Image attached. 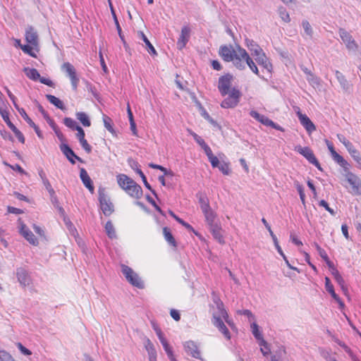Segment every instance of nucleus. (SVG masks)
I'll return each instance as SVG.
<instances>
[{"label":"nucleus","instance_id":"nucleus-45","mask_svg":"<svg viewBox=\"0 0 361 361\" xmlns=\"http://www.w3.org/2000/svg\"><path fill=\"white\" fill-rule=\"evenodd\" d=\"M257 340L259 341V345L264 347V348H267V351H265L264 350V348H261V349H260L263 355L267 356L271 352L269 343L263 338L262 336V338H259Z\"/></svg>","mask_w":361,"mask_h":361},{"label":"nucleus","instance_id":"nucleus-10","mask_svg":"<svg viewBox=\"0 0 361 361\" xmlns=\"http://www.w3.org/2000/svg\"><path fill=\"white\" fill-rule=\"evenodd\" d=\"M347 181L351 185L352 192L361 195V180L354 173L348 172L345 175Z\"/></svg>","mask_w":361,"mask_h":361},{"label":"nucleus","instance_id":"nucleus-20","mask_svg":"<svg viewBox=\"0 0 361 361\" xmlns=\"http://www.w3.org/2000/svg\"><path fill=\"white\" fill-rule=\"evenodd\" d=\"M336 78L344 92L349 93L352 89L353 85L347 80L345 76L339 71H335Z\"/></svg>","mask_w":361,"mask_h":361},{"label":"nucleus","instance_id":"nucleus-15","mask_svg":"<svg viewBox=\"0 0 361 361\" xmlns=\"http://www.w3.org/2000/svg\"><path fill=\"white\" fill-rule=\"evenodd\" d=\"M130 197L135 199H140L142 196V189L135 180L133 184L126 185L123 189Z\"/></svg>","mask_w":361,"mask_h":361},{"label":"nucleus","instance_id":"nucleus-25","mask_svg":"<svg viewBox=\"0 0 361 361\" xmlns=\"http://www.w3.org/2000/svg\"><path fill=\"white\" fill-rule=\"evenodd\" d=\"M196 197L198 199V202L200 204L202 212H206L211 208L209 205V200L206 194L203 192H198L196 195Z\"/></svg>","mask_w":361,"mask_h":361},{"label":"nucleus","instance_id":"nucleus-6","mask_svg":"<svg viewBox=\"0 0 361 361\" xmlns=\"http://www.w3.org/2000/svg\"><path fill=\"white\" fill-rule=\"evenodd\" d=\"M233 79V76L230 73L225 74L219 78L218 89L221 96L224 97L231 92Z\"/></svg>","mask_w":361,"mask_h":361},{"label":"nucleus","instance_id":"nucleus-5","mask_svg":"<svg viewBox=\"0 0 361 361\" xmlns=\"http://www.w3.org/2000/svg\"><path fill=\"white\" fill-rule=\"evenodd\" d=\"M228 97L224 99L221 104V106L224 109L234 108L239 103L240 98L242 95L240 90L235 87H233L228 94Z\"/></svg>","mask_w":361,"mask_h":361},{"label":"nucleus","instance_id":"nucleus-44","mask_svg":"<svg viewBox=\"0 0 361 361\" xmlns=\"http://www.w3.org/2000/svg\"><path fill=\"white\" fill-rule=\"evenodd\" d=\"M63 123L66 126L73 130L78 129V128L80 126L75 120L69 117L64 118Z\"/></svg>","mask_w":361,"mask_h":361},{"label":"nucleus","instance_id":"nucleus-56","mask_svg":"<svg viewBox=\"0 0 361 361\" xmlns=\"http://www.w3.org/2000/svg\"><path fill=\"white\" fill-rule=\"evenodd\" d=\"M0 115L1 116L4 121L6 122V123L8 125V123H11V121L9 119V114L8 111L2 107H0Z\"/></svg>","mask_w":361,"mask_h":361},{"label":"nucleus","instance_id":"nucleus-32","mask_svg":"<svg viewBox=\"0 0 361 361\" xmlns=\"http://www.w3.org/2000/svg\"><path fill=\"white\" fill-rule=\"evenodd\" d=\"M163 234L164 236L165 240L168 242V243L173 246V247H177V243L173 235V234L171 232L170 228L168 227H164L163 228Z\"/></svg>","mask_w":361,"mask_h":361},{"label":"nucleus","instance_id":"nucleus-9","mask_svg":"<svg viewBox=\"0 0 361 361\" xmlns=\"http://www.w3.org/2000/svg\"><path fill=\"white\" fill-rule=\"evenodd\" d=\"M222 317L221 314H220V312H214L213 313V317H212V324L218 328L219 331H221L224 336L227 338H231V334L226 327V326L224 324V322L221 319Z\"/></svg>","mask_w":361,"mask_h":361},{"label":"nucleus","instance_id":"nucleus-14","mask_svg":"<svg viewBox=\"0 0 361 361\" xmlns=\"http://www.w3.org/2000/svg\"><path fill=\"white\" fill-rule=\"evenodd\" d=\"M16 276L18 282L23 287L31 283L32 280L28 271L23 267H19L16 269Z\"/></svg>","mask_w":361,"mask_h":361},{"label":"nucleus","instance_id":"nucleus-26","mask_svg":"<svg viewBox=\"0 0 361 361\" xmlns=\"http://www.w3.org/2000/svg\"><path fill=\"white\" fill-rule=\"evenodd\" d=\"M209 230L214 238L216 239L220 244L225 243L224 237L221 233V228L218 224L209 226Z\"/></svg>","mask_w":361,"mask_h":361},{"label":"nucleus","instance_id":"nucleus-27","mask_svg":"<svg viewBox=\"0 0 361 361\" xmlns=\"http://www.w3.org/2000/svg\"><path fill=\"white\" fill-rule=\"evenodd\" d=\"M108 1H109V7H110V9H111V13L112 14V16H113V18H114V23H115V25H116V30L118 31V34L119 35V37L121 38V41L123 42V44L126 45V41L124 39V36L123 35L122 30H121V27L120 24L118 23V20L116 12L114 11V8L113 5H112V3H111V0H108Z\"/></svg>","mask_w":361,"mask_h":361},{"label":"nucleus","instance_id":"nucleus-40","mask_svg":"<svg viewBox=\"0 0 361 361\" xmlns=\"http://www.w3.org/2000/svg\"><path fill=\"white\" fill-rule=\"evenodd\" d=\"M325 288L326 291L331 294L334 300H338V295L335 293L334 286L331 283L329 277L325 278Z\"/></svg>","mask_w":361,"mask_h":361},{"label":"nucleus","instance_id":"nucleus-34","mask_svg":"<svg viewBox=\"0 0 361 361\" xmlns=\"http://www.w3.org/2000/svg\"><path fill=\"white\" fill-rule=\"evenodd\" d=\"M23 72L26 75L27 78L34 81L38 80L39 78V73L35 68H30L29 67H25L23 68Z\"/></svg>","mask_w":361,"mask_h":361},{"label":"nucleus","instance_id":"nucleus-33","mask_svg":"<svg viewBox=\"0 0 361 361\" xmlns=\"http://www.w3.org/2000/svg\"><path fill=\"white\" fill-rule=\"evenodd\" d=\"M138 35L143 40V42L145 43V45L147 47L148 52L150 54H152V55H157L156 49H154L153 45L151 44L149 40L147 39L146 35L144 34V32H142V31H140V32H138Z\"/></svg>","mask_w":361,"mask_h":361},{"label":"nucleus","instance_id":"nucleus-53","mask_svg":"<svg viewBox=\"0 0 361 361\" xmlns=\"http://www.w3.org/2000/svg\"><path fill=\"white\" fill-rule=\"evenodd\" d=\"M147 200L155 208V209L161 214L162 216H165L164 212L162 209L156 204L154 200L150 197V195H146Z\"/></svg>","mask_w":361,"mask_h":361},{"label":"nucleus","instance_id":"nucleus-55","mask_svg":"<svg viewBox=\"0 0 361 361\" xmlns=\"http://www.w3.org/2000/svg\"><path fill=\"white\" fill-rule=\"evenodd\" d=\"M20 49L25 53L32 57H36V54L32 51V47L29 44L20 45Z\"/></svg>","mask_w":361,"mask_h":361},{"label":"nucleus","instance_id":"nucleus-17","mask_svg":"<svg viewBox=\"0 0 361 361\" xmlns=\"http://www.w3.org/2000/svg\"><path fill=\"white\" fill-rule=\"evenodd\" d=\"M297 116L300 120V123L303 126L308 133H311L316 130L314 124L309 118V117L302 114L300 111L297 112Z\"/></svg>","mask_w":361,"mask_h":361},{"label":"nucleus","instance_id":"nucleus-38","mask_svg":"<svg viewBox=\"0 0 361 361\" xmlns=\"http://www.w3.org/2000/svg\"><path fill=\"white\" fill-rule=\"evenodd\" d=\"M76 118L85 127H89L91 126L90 120L88 116L85 112L76 113Z\"/></svg>","mask_w":361,"mask_h":361},{"label":"nucleus","instance_id":"nucleus-18","mask_svg":"<svg viewBox=\"0 0 361 361\" xmlns=\"http://www.w3.org/2000/svg\"><path fill=\"white\" fill-rule=\"evenodd\" d=\"M184 348L188 355H190L192 357L196 359L202 360L200 356V351L199 350L197 345L194 341H186L184 344Z\"/></svg>","mask_w":361,"mask_h":361},{"label":"nucleus","instance_id":"nucleus-37","mask_svg":"<svg viewBox=\"0 0 361 361\" xmlns=\"http://www.w3.org/2000/svg\"><path fill=\"white\" fill-rule=\"evenodd\" d=\"M169 214L179 224L183 225L184 227H185L188 230L192 231L193 233H195V235H197V233L195 231L192 226H190L187 222L184 221L182 219L179 218L178 216H176L174 212L171 210H169Z\"/></svg>","mask_w":361,"mask_h":361},{"label":"nucleus","instance_id":"nucleus-48","mask_svg":"<svg viewBox=\"0 0 361 361\" xmlns=\"http://www.w3.org/2000/svg\"><path fill=\"white\" fill-rule=\"evenodd\" d=\"M302 27H303L306 35H308L309 37H312V34H313V30H312V28L310 23L307 20H304L302 22Z\"/></svg>","mask_w":361,"mask_h":361},{"label":"nucleus","instance_id":"nucleus-16","mask_svg":"<svg viewBox=\"0 0 361 361\" xmlns=\"http://www.w3.org/2000/svg\"><path fill=\"white\" fill-rule=\"evenodd\" d=\"M25 40L33 47L38 46V34L32 26H27L25 30Z\"/></svg>","mask_w":361,"mask_h":361},{"label":"nucleus","instance_id":"nucleus-61","mask_svg":"<svg viewBox=\"0 0 361 361\" xmlns=\"http://www.w3.org/2000/svg\"><path fill=\"white\" fill-rule=\"evenodd\" d=\"M319 205L324 207L326 211H328L331 215H333V216L335 215L336 213H335L334 210L329 207L328 203L325 200H321L319 202Z\"/></svg>","mask_w":361,"mask_h":361},{"label":"nucleus","instance_id":"nucleus-13","mask_svg":"<svg viewBox=\"0 0 361 361\" xmlns=\"http://www.w3.org/2000/svg\"><path fill=\"white\" fill-rule=\"evenodd\" d=\"M238 56H240V62H243L244 63L243 61H245L247 65L251 69V71L256 75H259V70L256 64L250 58V55L248 54L245 49H240Z\"/></svg>","mask_w":361,"mask_h":361},{"label":"nucleus","instance_id":"nucleus-58","mask_svg":"<svg viewBox=\"0 0 361 361\" xmlns=\"http://www.w3.org/2000/svg\"><path fill=\"white\" fill-rule=\"evenodd\" d=\"M0 361H14L11 355L4 350L0 351Z\"/></svg>","mask_w":361,"mask_h":361},{"label":"nucleus","instance_id":"nucleus-50","mask_svg":"<svg viewBox=\"0 0 361 361\" xmlns=\"http://www.w3.org/2000/svg\"><path fill=\"white\" fill-rule=\"evenodd\" d=\"M217 168H219V171H221V173L224 175H229L231 173V170L229 169V165L227 163H225V162L220 163V164L219 165V166Z\"/></svg>","mask_w":361,"mask_h":361},{"label":"nucleus","instance_id":"nucleus-1","mask_svg":"<svg viewBox=\"0 0 361 361\" xmlns=\"http://www.w3.org/2000/svg\"><path fill=\"white\" fill-rule=\"evenodd\" d=\"M240 49H244L238 45L237 46L236 50H235L231 45L229 47L222 45L219 48V54L226 62L232 61L236 68L239 70H244L245 68V65L243 62H240V56H238Z\"/></svg>","mask_w":361,"mask_h":361},{"label":"nucleus","instance_id":"nucleus-19","mask_svg":"<svg viewBox=\"0 0 361 361\" xmlns=\"http://www.w3.org/2000/svg\"><path fill=\"white\" fill-rule=\"evenodd\" d=\"M20 233L30 244L33 245H37L38 244V240L35 238V235L27 228L26 225L21 221Z\"/></svg>","mask_w":361,"mask_h":361},{"label":"nucleus","instance_id":"nucleus-3","mask_svg":"<svg viewBox=\"0 0 361 361\" xmlns=\"http://www.w3.org/2000/svg\"><path fill=\"white\" fill-rule=\"evenodd\" d=\"M121 272L126 280L133 286L138 288H144L145 285L137 274H136L130 267L121 264Z\"/></svg>","mask_w":361,"mask_h":361},{"label":"nucleus","instance_id":"nucleus-23","mask_svg":"<svg viewBox=\"0 0 361 361\" xmlns=\"http://www.w3.org/2000/svg\"><path fill=\"white\" fill-rule=\"evenodd\" d=\"M190 30L187 26H185L182 28L181 33L177 43L180 49H183L188 42L190 37Z\"/></svg>","mask_w":361,"mask_h":361},{"label":"nucleus","instance_id":"nucleus-22","mask_svg":"<svg viewBox=\"0 0 361 361\" xmlns=\"http://www.w3.org/2000/svg\"><path fill=\"white\" fill-rule=\"evenodd\" d=\"M80 177L85 186L90 190L91 193H93L94 188L92 180L84 168H81L80 170Z\"/></svg>","mask_w":361,"mask_h":361},{"label":"nucleus","instance_id":"nucleus-29","mask_svg":"<svg viewBox=\"0 0 361 361\" xmlns=\"http://www.w3.org/2000/svg\"><path fill=\"white\" fill-rule=\"evenodd\" d=\"M250 115L264 126H269V124L271 123V120H270L268 117L265 116L264 115L259 114L256 111H251Z\"/></svg>","mask_w":361,"mask_h":361},{"label":"nucleus","instance_id":"nucleus-21","mask_svg":"<svg viewBox=\"0 0 361 361\" xmlns=\"http://www.w3.org/2000/svg\"><path fill=\"white\" fill-rule=\"evenodd\" d=\"M212 295H213L212 300H213L214 303L216 306L217 312H220V314L222 315V317L225 319V321L229 325H231V323L228 319V314L226 310H225V308L224 307V304H223L222 301L221 300V299L219 298V296H217L216 295L214 294V293H213Z\"/></svg>","mask_w":361,"mask_h":361},{"label":"nucleus","instance_id":"nucleus-42","mask_svg":"<svg viewBox=\"0 0 361 361\" xmlns=\"http://www.w3.org/2000/svg\"><path fill=\"white\" fill-rule=\"evenodd\" d=\"M163 345V348L164 350L166 351L167 356L170 361H177L176 359L174 357L173 350L170 345L169 344L168 341H165L163 343H161Z\"/></svg>","mask_w":361,"mask_h":361},{"label":"nucleus","instance_id":"nucleus-57","mask_svg":"<svg viewBox=\"0 0 361 361\" xmlns=\"http://www.w3.org/2000/svg\"><path fill=\"white\" fill-rule=\"evenodd\" d=\"M190 134L193 137L194 140L202 147L204 145H206V142L204 140L200 137L197 134L189 130Z\"/></svg>","mask_w":361,"mask_h":361},{"label":"nucleus","instance_id":"nucleus-63","mask_svg":"<svg viewBox=\"0 0 361 361\" xmlns=\"http://www.w3.org/2000/svg\"><path fill=\"white\" fill-rule=\"evenodd\" d=\"M17 346L20 351L25 355H30L32 354V352L26 348L22 343H18Z\"/></svg>","mask_w":361,"mask_h":361},{"label":"nucleus","instance_id":"nucleus-46","mask_svg":"<svg viewBox=\"0 0 361 361\" xmlns=\"http://www.w3.org/2000/svg\"><path fill=\"white\" fill-rule=\"evenodd\" d=\"M279 14L280 18L286 23H289L290 21V18L289 13L287 12L286 9L283 7H280L279 8Z\"/></svg>","mask_w":361,"mask_h":361},{"label":"nucleus","instance_id":"nucleus-8","mask_svg":"<svg viewBox=\"0 0 361 361\" xmlns=\"http://www.w3.org/2000/svg\"><path fill=\"white\" fill-rule=\"evenodd\" d=\"M61 68L64 72L66 73L67 75L69 77L71 81L73 89L74 90H76L79 82V78L76 75V72L74 66L69 62H66L63 63Z\"/></svg>","mask_w":361,"mask_h":361},{"label":"nucleus","instance_id":"nucleus-36","mask_svg":"<svg viewBox=\"0 0 361 361\" xmlns=\"http://www.w3.org/2000/svg\"><path fill=\"white\" fill-rule=\"evenodd\" d=\"M105 231L108 235V237L111 239H114L116 238V233L115 231V228L111 221H108L105 225Z\"/></svg>","mask_w":361,"mask_h":361},{"label":"nucleus","instance_id":"nucleus-62","mask_svg":"<svg viewBox=\"0 0 361 361\" xmlns=\"http://www.w3.org/2000/svg\"><path fill=\"white\" fill-rule=\"evenodd\" d=\"M202 109V116L207 120L209 123H211L213 125H216V122L214 121V119L209 115V114L204 109L201 107Z\"/></svg>","mask_w":361,"mask_h":361},{"label":"nucleus","instance_id":"nucleus-64","mask_svg":"<svg viewBox=\"0 0 361 361\" xmlns=\"http://www.w3.org/2000/svg\"><path fill=\"white\" fill-rule=\"evenodd\" d=\"M322 355L326 361H337L336 359L334 357H332L328 351L322 350Z\"/></svg>","mask_w":361,"mask_h":361},{"label":"nucleus","instance_id":"nucleus-39","mask_svg":"<svg viewBox=\"0 0 361 361\" xmlns=\"http://www.w3.org/2000/svg\"><path fill=\"white\" fill-rule=\"evenodd\" d=\"M145 347L147 351L149 357L157 356V350L154 348V345L149 338L146 339Z\"/></svg>","mask_w":361,"mask_h":361},{"label":"nucleus","instance_id":"nucleus-11","mask_svg":"<svg viewBox=\"0 0 361 361\" xmlns=\"http://www.w3.org/2000/svg\"><path fill=\"white\" fill-rule=\"evenodd\" d=\"M339 36L345 44L346 47L350 50L356 51L357 49V44L353 39L352 35L347 32L344 28H340L338 30Z\"/></svg>","mask_w":361,"mask_h":361},{"label":"nucleus","instance_id":"nucleus-43","mask_svg":"<svg viewBox=\"0 0 361 361\" xmlns=\"http://www.w3.org/2000/svg\"><path fill=\"white\" fill-rule=\"evenodd\" d=\"M103 122L104 127L113 135L115 134V130L113 128L112 120L110 117L104 115L103 116Z\"/></svg>","mask_w":361,"mask_h":361},{"label":"nucleus","instance_id":"nucleus-28","mask_svg":"<svg viewBox=\"0 0 361 361\" xmlns=\"http://www.w3.org/2000/svg\"><path fill=\"white\" fill-rule=\"evenodd\" d=\"M329 151L334 160L341 166L345 168L348 165V162L343 159V157L335 151L334 146H329Z\"/></svg>","mask_w":361,"mask_h":361},{"label":"nucleus","instance_id":"nucleus-60","mask_svg":"<svg viewBox=\"0 0 361 361\" xmlns=\"http://www.w3.org/2000/svg\"><path fill=\"white\" fill-rule=\"evenodd\" d=\"M79 142L87 153L90 154L92 152V147L88 144L85 138Z\"/></svg>","mask_w":361,"mask_h":361},{"label":"nucleus","instance_id":"nucleus-41","mask_svg":"<svg viewBox=\"0 0 361 361\" xmlns=\"http://www.w3.org/2000/svg\"><path fill=\"white\" fill-rule=\"evenodd\" d=\"M136 173L137 174L140 175V176L142 178V180L145 185V186L149 190L151 191V192L157 198V194L156 192V191L152 189V186L150 185V184L147 182V178H146V176H145V174L143 173V172L140 169H137L136 170Z\"/></svg>","mask_w":361,"mask_h":361},{"label":"nucleus","instance_id":"nucleus-54","mask_svg":"<svg viewBox=\"0 0 361 361\" xmlns=\"http://www.w3.org/2000/svg\"><path fill=\"white\" fill-rule=\"evenodd\" d=\"M262 222L263 223V224L264 225L266 228L268 230V233H269V234H270V235H271V238L273 240V242L276 241L278 239H277L276 235L272 231V230L271 228V226H269V224H268L267 220L264 218H263L262 219Z\"/></svg>","mask_w":361,"mask_h":361},{"label":"nucleus","instance_id":"nucleus-31","mask_svg":"<svg viewBox=\"0 0 361 361\" xmlns=\"http://www.w3.org/2000/svg\"><path fill=\"white\" fill-rule=\"evenodd\" d=\"M116 178L118 184L123 190L125 189L126 185L133 184L134 181L126 174H118Z\"/></svg>","mask_w":361,"mask_h":361},{"label":"nucleus","instance_id":"nucleus-4","mask_svg":"<svg viewBox=\"0 0 361 361\" xmlns=\"http://www.w3.org/2000/svg\"><path fill=\"white\" fill-rule=\"evenodd\" d=\"M100 208L105 216H110L114 212V204L105 193V189L100 188L98 190Z\"/></svg>","mask_w":361,"mask_h":361},{"label":"nucleus","instance_id":"nucleus-59","mask_svg":"<svg viewBox=\"0 0 361 361\" xmlns=\"http://www.w3.org/2000/svg\"><path fill=\"white\" fill-rule=\"evenodd\" d=\"M335 280L340 285L341 288L344 292H346L348 290L347 288L345 286V281L341 274L338 276H336Z\"/></svg>","mask_w":361,"mask_h":361},{"label":"nucleus","instance_id":"nucleus-7","mask_svg":"<svg viewBox=\"0 0 361 361\" xmlns=\"http://www.w3.org/2000/svg\"><path fill=\"white\" fill-rule=\"evenodd\" d=\"M338 140L342 142L344 146L348 149V152L351 155V157L354 159V160L361 165V157L360 156V152L355 149L353 144L348 141L345 137L343 135L338 134L337 135Z\"/></svg>","mask_w":361,"mask_h":361},{"label":"nucleus","instance_id":"nucleus-24","mask_svg":"<svg viewBox=\"0 0 361 361\" xmlns=\"http://www.w3.org/2000/svg\"><path fill=\"white\" fill-rule=\"evenodd\" d=\"M295 150L305 157L310 163L315 158L312 150L308 147L298 145L295 147Z\"/></svg>","mask_w":361,"mask_h":361},{"label":"nucleus","instance_id":"nucleus-51","mask_svg":"<svg viewBox=\"0 0 361 361\" xmlns=\"http://www.w3.org/2000/svg\"><path fill=\"white\" fill-rule=\"evenodd\" d=\"M252 333L256 339L262 338V334L259 330V326L256 323H252L251 325Z\"/></svg>","mask_w":361,"mask_h":361},{"label":"nucleus","instance_id":"nucleus-2","mask_svg":"<svg viewBox=\"0 0 361 361\" xmlns=\"http://www.w3.org/2000/svg\"><path fill=\"white\" fill-rule=\"evenodd\" d=\"M247 47L251 52V55L255 56V61L259 65H262L269 72L272 68L271 63L263 51L262 49L253 40H247Z\"/></svg>","mask_w":361,"mask_h":361},{"label":"nucleus","instance_id":"nucleus-30","mask_svg":"<svg viewBox=\"0 0 361 361\" xmlns=\"http://www.w3.org/2000/svg\"><path fill=\"white\" fill-rule=\"evenodd\" d=\"M205 217V220L209 226H212L216 225L215 219L216 218V212L212 209H209L206 210V212H202Z\"/></svg>","mask_w":361,"mask_h":361},{"label":"nucleus","instance_id":"nucleus-47","mask_svg":"<svg viewBox=\"0 0 361 361\" xmlns=\"http://www.w3.org/2000/svg\"><path fill=\"white\" fill-rule=\"evenodd\" d=\"M295 185L298 190V192L300 195V198L301 200L302 203L305 205V195L304 192V188L302 185L299 183L298 181L295 182Z\"/></svg>","mask_w":361,"mask_h":361},{"label":"nucleus","instance_id":"nucleus-12","mask_svg":"<svg viewBox=\"0 0 361 361\" xmlns=\"http://www.w3.org/2000/svg\"><path fill=\"white\" fill-rule=\"evenodd\" d=\"M60 149L72 164H75V159L81 163H83V160L77 156L73 150L67 144H61L60 145Z\"/></svg>","mask_w":361,"mask_h":361},{"label":"nucleus","instance_id":"nucleus-49","mask_svg":"<svg viewBox=\"0 0 361 361\" xmlns=\"http://www.w3.org/2000/svg\"><path fill=\"white\" fill-rule=\"evenodd\" d=\"M307 80L313 86H319L320 85V79L313 73L307 76Z\"/></svg>","mask_w":361,"mask_h":361},{"label":"nucleus","instance_id":"nucleus-35","mask_svg":"<svg viewBox=\"0 0 361 361\" xmlns=\"http://www.w3.org/2000/svg\"><path fill=\"white\" fill-rule=\"evenodd\" d=\"M46 98L51 104L54 105L56 108L61 110L66 109V106H64L63 102L60 100L59 98L56 97L55 96L51 94H46Z\"/></svg>","mask_w":361,"mask_h":361},{"label":"nucleus","instance_id":"nucleus-52","mask_svg":"<svg viewBox=\"0 0 361 361\" xmlns=\"http://www.w3.org/2000/svg\"><path fill=\"white\" fill-rule=\"evenodd\" d=\"M18 111L30 126L34 123L32 120L28 116L24 109L20 108L18 109Z\"/></svg>","mask_w":361,"mask_h":361}]
</instances>
